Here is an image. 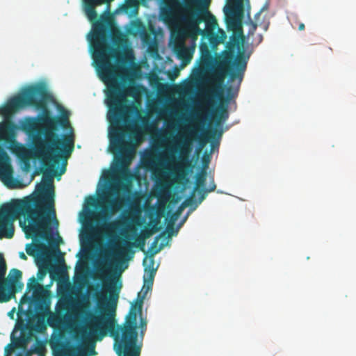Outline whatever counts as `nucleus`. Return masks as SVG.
Returning <instances> with one entry per match:
<instances>
[{
	"instance_id": "cd10ccee",
	"label": "nucleus",
	"mask_w": 356,
	"mask_h": 356,
	"mask_svg": "<svg viewBox=\"0 0 356 356\" xmlns=\"http://www.w3.org/2000/svg\"><path fill=\"white\" fill-rule=\"evenodd\" d=\"M217 132L216 130H215L213 132H210L208 135V136L205 138H203L202 140H200V147H204V145L207 143V141L209 140V139H211V138H214V135Z\"/></svg>"
},
{
	"instance_id": "79ce46f5",
	"label": "nucleus",
	"mask_w": 356,
	"mask_h": 356,
	"mask_svg": "<svg viewBox=\"0 0 356 356\" xmlns=\"http://www.w3.org/2000/svg\"><path fill=\"white\" fill-rule=\"evenodd\" d=\"M26 252L29 255H32L33 254L32 252H31L29 249H26Z\"/></svg>"
},
{
	"instance_id": "4468645a",
	"label": "nucleus",
	"mask_w": 356,
	"mask_h": 356,
	"mask_svg": "<svg viewBox=\"0 0 356 356\" xmlns=\"http://www.w3.org/2000/svg\"><path fill=\"white\" fill-rule=\"evenodd\" d=\"M173 50L183 65L188 64L192 59V54L185 44H174Z\"/></svg>"
},
{
	"instance_id": "412c9836",
	"label": "nucleus",
	"mask_w": 356,
	"mask_h": 356,
	"mask_svg": "<svg viewBox=\"0 0 356 356\" xmlns=\"http://www.w3.org/2000/svg\"><path fill=\"white\" fill-rule=\"evenodd\" d=\"M119 223L117 221L106 222L103 225L102 229L108 235L118 228Z\"/></svg>"
},
{
	"instance_id": "20e7f679",
	"label": "nucleus",
	"mask_w": 356,
	"mask_h": 356,
	"mask_svg": "<svg viewBox=\"0 0 356 356\" xmlns=\"http://www.w3.org/2000/svg\"><path fill=\"white\" fill-rule=\"evenodd\" d=\"M48 96L49 94L44 86L33 85L25 89L21 95L10 99L5 105L1 106L0 115L5 118V120L0 122V142L3 141L8 145V148L13 152H22L24 147L15 140L17 126L12 122L10 117L17 111L26 106H33L38 108H45ZM8 159L7 153L0 146V176L5 177L11 173L10 166L3 163Z\"/></svg>"
},
{
	"instance_id": "a211bd4d",
	"label": "nucleus",
	"mask_w": 356,
	"mask_h": 356,
	"mask_svg": "<svg viewBox=\"0 0 356 356\" xmlns=\"http://www.w3.org/2000/svg\"><path fill=\"white\" fill-rule=\"evenodd\" d=\"M30 282L27 284L29 291L33 290L35 294L41 293L44 291V288L40 285L34 277L29 280Z\"/></svg>"
},
{
	"instance_id": "a18cd8bd",
	"label": "nucleus",
	"mask_w": 356,
	"mask_h": 356,
	"mask_svg": "<svg viewBox=\"0 0 356 356\" xmlns=\"http://www.w3.org/2000/svg\"><path fill=\"white\" fill-rule=\"evenodd\" d=\"M56 251H57L58 252H60V250H59V248H56Z\"/></svg>"
},
{
	"instance_id": "49530a36",
	"label": "nucleus",
	"mask_w": 356,
	"mask_h": 356,
	"mask_svg": "<svg viewBox=\"0 0 356 356\" xmlns=\"http://www.w3.org/2000/svg\"><path fill=\"white\" fill-rule=\"evenodd\" d=\"M151 264H152V265H154V261H153V259H152V260H151Z\"/></svg>"
},
{
	"instance_id": "f257e3e1",
	"label": "nucleus",
	"mask_w": 356,
	"mask_h": 356,
	"mask_svg": "<svg viewBox=\"0 0 356 356\" xmlns=\"http://www.w3.org/2000/svg\"><path fill=\"white\" fill-rule=\"evenodd\" d=\"M46 126L44 139L41 136L40 123L38 120L29 118L22 124V129L33 138V152L36 158L46 167L43 171L42 183L40 184L35 196H28L22 200H15L0 209V238H11L14 236L13 220L22 215L28 221L24 230L26 235L39 237L47 241L52 238L50 227V217L52 215L54 222H58L56 217L54 201L53 177L56 175L55 164L59 160L71 154L74 149V138L71 135H64L59 138L54 131L58 127L66 129L70 126L68 115L58 117L44 116L40 120ZM66 162L63 164L59 175L65 173Z\"/></svg>"
},
{
	"instance_id": "6ab92c4d",
	"label": "nucleus",
	"mask_w": 356,
	"mask_h": 356,
	"mask_svg": "<svg viewBox=\"0 0 356 356\" xmlns=\"http://www.w3.org/2000/svg\"><path fill=\"white\" fill-rule=\"evenodd\" d=\"M145 245V238H143L142 236L138 237L136 239L135 243L125 241L126 247L124 248V250H129L131 248L136 246V247H139L141 250L144 251Z\"/></svg>"
},
{
	"instance_id": "1a4fd4ad",
	"label": "nucleus",
	"mask_w": 356,
	"mask_h": 356,
	"mask_svg": "<svg viewBox=\"0 0 356 356\" xmlns=\"http://www.w3.org/2000/svg\"><path fill=\"white\" fill-rule=\"evenodd\" d=\"M24 284L19 280L13 284L3 282L0 284V302H6L15 297V293L22 290Z\"/></svg>"
},
{
	"instance_id": "6e6552de",
	"label": "nucleus",
	"mask_w": 356,
	"mask_h": 356,
	"mask_svg": "<svg viewBox=\"0 0 356 356\" xmlns=\"http://www.w3.org/2000/svg\"><path fill=\"white\" fill-rule=\"evenodd\" d=\"M237 80H238V85L236 87H234L232 85H229V86H226L227 95H226L225 98H224L223 93H222L223 83H222L221 88L217 89L218 92L220 94V96H213L211 95V93H210L209 92V90H210L211 88H212L216 86V81L214 79V73H213L212 76L210 79L211 86L205 90L204 95V99L207 100V102L208 103H211V102H212L213 99L216 98V99H220L222 102V103L224 104V102H225V104H227L229 103V102L232 98H235L238 95L239 86H240L241 81L239 82V80L238 79H237Z\"/></svg>"
},
{
	"instance_id": "393cba45",
	"label": "nucleus",
	"mask_w": 356,
	"mask_h": 356,
	"mask_svg": "<svg viewBox=\"0 0 356 356\" xmlns=\"http://www.w3.org/2000/svg\"><path fill=\"white\" fill-rule=\"evenodd\" d=\"M212 60L211 53L209 54L201 55L200 63L203 66H208Z\"/></svg>"
},
{
	"instance_id": "473e14b6",
	"label": "nucleus",
	"mask_w": 356,
	"mask_h": 356,
	"mask_svg": "<svg viewBox=\"0 0 356 356\" xmlns=\"http://www.w3.org/2000/svg\"><path fill=\"white\" fill-rule=\"evenodd\" d=\"M181 211V209L179 208V209H178V211H177L176 213H173V214L172 215L171 218H170V222H173V224H175V220H177V219L178 218V217H179V214H180Z\"/></svg>"
},
{
	"instance_id": "0eeeda50",
	"label": "nucleus",
	"mask_w": 356,
	"mask_h": 356,
	"mask_svg": "<svg viewBox=\"0 0 356 356\" xmlns=\"http://www.w3.org/2000/svg\"><path fill=\"white\" fill-rule=\"evenodd\" d=\"M190 4V13L193 20L197 21V29L200 35H204L208 31L213 32L218 26L214 15L209 10L210 0H186Z\"/></svg>"
},
{
	"instance_id": "9d476101",
	"label": "nucleus",
	"mask_w": 356,
	"mask_h": 356,
	"mask_svg": "<svg viewBox=\"0 0 356 356\" xmlns=\"http://www.w3.org/2000/svg\"><path fill=\"white\" fill-rule=\"evenodd\" d=\"M145 274L143 277L144 279V284L141 289V291L138 293V298H140L138 302V309L141 312L143 308V300L145 298V296L148 291L152 289L154 278L156 274V270L154 268L147 269L145 268Z\"/></svg>"
},
{
	"instance_id": "c03bdc74",
	"label": "nucleus",
	"mask_w": 356,
	"mask_h": 356,
	"mask_svg": "<svg viewBox=\"0 0 356 356\" xmlns=\"http://www.w3.org/2000/svg\"><path fill=\"white\" fill-rule=\"evenodd\" d=\"M48 323H49V324L50 325H52V323H51V318H49V319H48Z\"/></svg>"
},
{
	"instance_id": "aec40b11",
	"label": "nucleus",
	"mask_w": 356,
	"mask_h": 356,
	"mask_svg": "<svg viewBox=\"0 0 356 356\" xmlns=\"http://www.w3.org/2000/svg\"><path fill=\"white\" fill-rule=\"evenodd\" d=\"M207 172L205 170H202V172L197 175L195 180V186L193 194L198 190L200 187L203 186L206 181Z\"/></svg>"
},
{
	"instance_id": "7c9ffc66",
	"label": "nucleus",
	"mask_w": 356,
	"mask_h": 356,
	"mask_svg": "<svg viewBox=\"0 0 356 356\" xmlns=\"http://www.w3.org/2000/svg\"><path fill=\"white\" fill-rule=\"evenodd\" d=\"M200 53L201 55L209 54H211L210 50L209 49L208 46L205 43H201L200 44Z\"/></svg>"
},
{
	"instance_id": "a19ab883",
	"label": "nucleus",
	"mask_w": 356,
	"mask_h": 356,
	"mask_svg": "<svg viewBox=\"0 0 356 356\" xmlns=\"http://www.w3.org/2000/svg\"><path fill=\"white\" fill-rule=\"evenodd\" d=\"M263 40V36L261 35H259V39H258V41L257 42L258 43H260Z\"/></svg>"
},
{
	"instance_id": "58836bf2",
	"label": "nucleus",
	"mask_w": 356,
	"mask_h": 356,
	"mask_svg": "<svg viewBox=\"0 0 356 356\" xmlns=\"http://www.w3.org/2000/svg\"><path fill=\"white\" fill-rule=\"evenodd\" d=\"M19 257L22 259H27L26 256L24 254V252H20Z\"/></svg>"
},
{
	"instance_id": "5701e85b",
	"label": "nucleus",
	"mask_w": 356,
	"mask_h": 356,
	"mask_svg": "<svg viewBox=\"0 0 356 356\" xmlns=\"http://www.w3.org/2000/svg\"><path fill=\"white\" fill-rule=\"evenodd\" d=\"M248 17L250 19L249 21L247 22V24L248 26V36L250 37V36L254 35V33H255V31L257 30V23L254 22L250 19L249 12L248 13Z\"/></svg>"
},
{
	"instance_id": "c756f323",
	"label": "nucleus",
	"mask_w": 356,
	"mask_h": 356,
	"mask_svg": "<svg viewBox=\"0 0 356 356\" xmlns=\"http://www.w3.org/2000/svg\"><path fill=\"white\" fill-rule=\"evenodd\" d=\"M106 0H84L85 3L92 4L94 6L104 4Z\"/></svg>"
},
{
	"instance_id": "7ed1b4c3",
	"label": "nucleus",
	"mask_w": 356,
	"mask_h": 356,
	"mask_svg": "<svg viewBox=\"0 0 356 356\" xmlns=\"http://www.w3.org/2000/svg\"><path fill=\"white\" fill-rule=\"evenodd\" d=\"M93 298L101 314L95 315L84 311V309L89 307L88 300L81 305L82 314L90 318L86 330H88L86 339L90 341V355L95 354L94 339L101 341L109 332L115 339V350L118 356H140L141 345L138 343L137 328L123 325L115 327L113 318L115 314L119 291L115 289L113 283L103 281L102 289L96 291ZM86 332V330H84Z\"/></svg>"
},
{
	"instance_id": "f704fd0d",
	"label": "nucleus",
	"mask_w": 356,
	"mask_h": 356,
	"mask_svg": "<svg viewBox=\"0 0 356 356\" xmlns=\"http://www.w3.org/2000/svg\"><path fill=\"white\" fill-rule=\"evenodd\" d=\"M218 146H219V141H217V142H212L211 143V150H210V154H212L214 151H215V149L216 148H218Z\"/></svg>"
},
{
	"instance_id": "37998d69",
	"label": "nucleus",
	"mask_w": 356,
	"mask_h": 356,
	"mask_svg": "<svg viewBox=\"0 0 356 356\" xmlns=\"http://www.w3.org/2000/svg\"><path fill=\"white\" fill-rule=\"evenodd\" d=\"M222 131L220 129L219 131H218V137H221L222 136Z\"/></svg>"
},
{
	"instance_id": "4c0bfd02",
	"label": "nucleus",
	"mask_w": 356,
	"mask_h": 356,
	"mask_svg": "<svg viewBox=\"0 0 356 356\" xmlns=\"http://www.w3.org/2000/svg\"><path fill=\"white\" fill-rule=\"evenodd\" d=\"M11 348H12L11 344H8L5 348V351L6 353H8Z\"/></svg>"
},
{
	"instance_id": "4be33fe9",
	"label": "nucleus",
	"mask_w": 356,
	"mask_h": 356,
	"mask_svg": "<svg viewBox=\"0 0 356 356\" xmlns=\"http://www.w3.org/2000/svg\"><path fill=\"white\" fill-rule=\"evenodd\" d=\"M152 227L142 231L141 236L145 239L149 238L154 233L159 231V227L155 223H152Z\"/></svg>"
},
{
	"instance_id": "ddd939ff",
	"label": "nucleus",
	"mask_w": 356,
	"mask_h": 356,
	"mask_svg": "<svg viewBox=\"0 0 356 356\" xmlns=\"http://www.w3.org/2000/svg\"><path fill=\"white\" fill-rule=\"evenodd\" d=\"M191 143L192 140L186 135H181L177 143V148L175 152H178L179 154V159L183 162H188V158L191 152Z\"/></svg>"
},
{
	"instance_id": "c85d7f7f",
	"label": "nucleus",
	"mask_w": 356,
	"mask_h": 356,
	"mask_svg": "<svg viewBox=\"0 0 356 356\" xmlns=\"http://www.w3.org/2000/svg\"><path fill=\"white\" fill-rule=\"evenodd\" d=\"M198 192V194L200 195L199 197V202H202L207 197V193H209L207 191V189H199L197 191Z\"/></svg>"
},
{
	"instance_id": "b1692460",
	"label": "nucleus",
	"mask_w": 356,
	"mask_h": 356,
	"mask_svg": "<svg viewBox=\"0 0 356 356\" xmlns=\"http://www.w3.org/2000/svg\"><path fill=\"white\" fill-rule=\"evenodd\" d=\"M160 237H161V235L156 236L155 238L154 241H153V243H152L151 247L149 248V252L150 253L151 257H153L154 254H157L161 250V248H156L158 241Z\"/></svg>"
},
{
	"instance_id": "a878e982",
	"label": "nucleus",
	"mask_w": 356,
	"mask_h": 356,
	"mask_svg": "<svg viewBox=\"0 0 356 356\" xmlns=\"http://www.w3.org/2000/svg\"><path fill=\"white\" fill-rule=\"evenodd\" d=\"M147 322L146 318L140 317V337L142 339L143 338L145 332L147 330Z\"/></svg>"
},
{
	"instance_id": "dca6fc26",
	"label": "nucleus",
	"mask_w": 356,
	"mask_h": 356,
	"mask_svg": "<svg viewBox=\"0 0 356 356\" xmlns=\"http://www.w3.org/2000/svg\"><path fill=\"white\" fill-rule=\"evenodd\" d=\"M208 38L211 47H215L219 44H222L225 42V40L227 38V35L225 32L220 29H218V31L216 33L213 32H210L208 31Z\"/></svg>"
},
{
	"instance_id": "f8f14e48",
	"label": "nucleus",
	"mask_w": 356,
	"mask_h": 356,
	"mask_svg": "<svg viewBox=\"0 0 356 356\" xmlns=\"http://www.w3.org/2000/svg\"><path fill=\"white\" fill-rule=\"evenodd\" d=\"M166 201L159 200L157 206L151 205L146 207L145 211L150 220L151 223L158 225L161 217L165 214Z\"/></svg>"
},
{
	"instance_id": "f3484780",
	"label": "nucleus",
	"mask_w": 356,
	"mask_h": 356,
	"mask_svg": "<svg viewBox=\"0 0 356 356\" xmlns=\"http://www.w3.org/2000/svg\"><path fill=\"white\" fill-rule=\"evenodd\" d=\"M215 117L216 118V126H220L222 122L225 121L229 117L227 104L220 103L217 107Z\"/></svg>"
},
{
	"instance_id": "2f4dec72",
	"label": "nucleus",
	"mask_w": 356,
	"mask_h": 356,
	"mask_svg": "<svg viewBox=\"0 0 356 356\" xmlns=\"http://www.w3.org/2000/svg\"><path fill=\"white\" fill-rule=\"evenodd\" d=\"M166 231L168 232V236H171L174 234V224L173 222H169L166 227Z\"/></svg>"
},
{
	"instance_id": "f03ea898",
	"label": "nucleus",
	"mask_w": 356,
	"mask_h": 356,
	"mask_svg": "<svg viewBox=\"0 0 356 356\" xmlns=\"http://www.w3.org/2000/svg\"><path fill=\"white\" fill-rule=\"evenodd\" d=\"M95 7L85 3V11L90 21L93 22L91 47L92 58L102 81L106 85L107 118L109 122L108 137L111 151H134L127 140L131 127L132 107L127 99V90L122 86L117 78L113 58H118L120 51L107 42V28L105 22L97 20Z\"/></svg>"
},
{
	"instance_id": "ea45409f",
	"label": "nucleus",
	"mask_w": 356,
	"mask_h": 356,
	"mask_svg": "<svg viewBox=\"0 0 356 356\" xmlns=\"http://www.w3.org/2000/svg\"><path fill=\"white\" fill-rule=\"evenodd\" d=\"M262 11H263V9H261V10H259V12H258V13L254 15V18H255V19H257V18L260 16V15H261V12H262Z\"/></svg>"
},
{
	"instance_id": "c9c22d12",
	"label": "nucleus",
	"mask_w": 356,
	"mask_h": 356,
	"mask_svg": "<svg viewBox=\"0 0 356 356\" xmlns=\"http://www.w3.org/2000/svg\"><path fill=\"white\" fill-rule=\"evenodd\" d=\"M96 199L93 197H90L88 204L91 207H96Z\"/></svg>"
},
{
	"instance_id": "423d86ee",
	"label": "nucleus",
	"mask_w": 356,
	"mask_h": 356,
	"mask_svg": "<svg viewBox=\"0 0 356 356\" xmlns=\"http://www.w3.org/2000/svg\"><path fill=\"white\" fill-rule=\"evenodd\" d=\"M189 2L186 0H165V6L161 10V17L165 22L177 17L182 26L172 33L174 44H183L187 38L196 40L200 32L197 29V21L193 20L190 13Z\"/></svg>"
},
{
	"instance_id": "39448f33",
	"label": "nucleus",
	"mask_w": 356,
	"mask_h": 356,
	"mask_svg": "<svg viewBox=\"0 0 356 356\" xmlns=\"http://www.w3.org/2000/svg\"><path fill=\"white\" fill-rule=\"evenodd\" d=\"M243 47V36L232 35L227 43V50L224 51L222 59L214 72L216 86L209 90L212 95L220 96L217 89L221 88L225 75L229 76V81L236 79L242 81L249 59V56L244 54Z\"/></svg>"
},
{
	"instance_id": "e433bc0d",
	"label": "nucleus",
	"mask_w": 356,
	"mask_h": 356,
	"mask_svg": "<svg viewBox=\"0 0 356 356\" xmlns=\"http://www.w3.org/2000/svg\"><path fill=\"white\" fill-rule=\"evenodd\" d=\"M305 29V24L303 23H300L298 26V30L302 31Z\"/></svg>"
},
{
	"instance_id": "bb28decb",
	"label": "nucleus",
	"mask_w": 356,
	"mask_h": 356,
	"mask_svg": "<svg viewBox=\"0 0 356 356\" xmlns=\"http://www.w3.org/2000/svg\"><path fill=\"white\" fill-rule=\"evenodd\" d=\"M210 152L208 153L207 151L204 153L202 156V164L204 168H207L211 161Z\"/></svg>"
},
{
	"instance_id": "2eb2a0df",
	"label": "nucleus",
	"mask_w": 356,
	"mask_h": 356,
	"mask_svg": "<svg viewBox=\"0 0 356 356\" xmlns=\"http://www.w3.org/2000/svg\"><path fill=\"white\" fill-rule=\"evenodd\" d=\"M139 300L140 298L138 297L136 304L132 305L129 312L126 317L125 321L122 325L137 328V311L140 314L142 313V311L140 312L138 309Z\"/></svg>"
},
{
	"instance_id": "72a5a7b5",
	"label": "nucleus",
	"mask_w": 356,
	"mask_h": 356,
	"mask_svg": "<svg viewBox=\"0 0 356 356\" xmlns=\"http://www.w3.org/2000/svg\"><path fill=\"white\" fill-rule=\"evenodd\" d=\"M216 184L214 182V179H213V178H212L211 181L210 182L209 188H207V191L213 192V191H214L216 190Z\"/></svg>"
},
{
	"instance_id": "9b49d317",
	"label": "nucleus",
	"mask_w": 356,
	"mask_h": 356,
	"mask_svg": "<svg viewBox=\"0 0 356 356\" xmlns=\"http://www.w3.org/2000/svg\"><path fill=\"white\" fill-rule=\"evenodd\" d=\"M6 270L7 267L6 261L2 257H0V284H1L3 282H6L8 284L13 285V283L21 280L22 277V273L17 268L11 269L8 275V280H4L3 279L6 273Z\"/></svg>"
}]
</instances>
